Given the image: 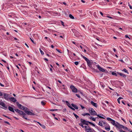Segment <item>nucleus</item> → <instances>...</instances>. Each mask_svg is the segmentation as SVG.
Instances as JSON below:
<instances>
[{
    "instance_id": "obj_1",
    "label": "nucleus",
    "mask_w": 132,
    "mask_h": 132,
    "mask_svg": "<svg viewBox=\"0 0 132 132\" xmlns=\"http://www.w3.org/2000/svg\"><path fill=\"white\" fill-rule=\"evenodd\" d=\"M111 121V123L113 125L115 126L116 127L119 129H120L121 128H123V125L120 124L118 122H116L115 120L113 119Z\"/></svg>"
},
{
    "instance_id": "obj_2",
    "label": "nucleus",
    "mask_w": 132,
    "mask_h": 132,
    "mask_svg": "<svg viewBox=\"0 0 132 132\" xmlns=\"http://www.w3.org/2000/svg\"><path fill=\"white\" fill-rule=\"evenodd\" d=\"M89 111L90 114L93 115H96L97 113L92 108H91L89 109Z\"/></svg>"
},
{
    "instance_id": "obj_3",
    "label": "nucleus",
    "mask_w": 132,
    "mask_h": 132,
    "mask_svg": "<svg viewBox=\"0 0 132 132\" xmlns=\"http://www.w3.org/2000/svg\"><path fill=\"white\" fill-rule=\"evenodd\" d=\"M70 87L71 89L72 92L76 93L77 92V89L73 85H71L70 86Z\"/></svg>"
},
{
    "instance_id": "obj_4",
    "label": "nucleus",
    "mask_w": 132,
    "mask_h": 132,
    "mask_svg": "<svg viewBox=\"0 0 132 132\" xmlns=\"http://www.w3.org/2000/svg\"><path fill=\"white\" fill-rule=\"evenodd\" d=\"M80 121L84 125H88L89 122H90L88 121H86L85 120L83 119H81L80 120Z\"/></svg>"
},
{
    "instance_id": "obj_5",
    "label": "nucleus",
    "mask_w": 132,
    "mask_h": 132,
    "mask_svg": "<svg viewBox=\"0 0 132 132\" xmlns=\"http://www.w3.org/2000/svg\"><path fill=\"white\" fill-rule=\"evenodd\" d=\"M14 110L16 112H18L19 113V114L22 115H24L25 114V113L23 112L22 111H20L17 109H14Z\"/></svg>"
},
{
    "instance_id": "obj_6",
    "label": "nucleus",
    "mask_w": 132,
    "mask_h": 132,
    "mask_svg": "<svg viewBox=\"0 0 132 132\" xmlns=\"http://www.w3.org/2000/svg\"><path fill=\"white\" fill-rule=\"evenodd\" d=\"M3 94L4 98L6 100H8L9 99V94L6 93H3Z\"/></svg>"
},
{
    "instance_id": "obj_7",
    "label": "nucleus",
    "mask_w": 132,
    "mask_h": 132,
    "mask_svg": "<svg viewBox=\"0 0 132 132\" xmlns=\"http://www.w3.org/2000/svg\"><path fill=\"white\" fill-rule=\"evenodd\" d=\"M0 105L3 107L5 109L7 108V106L5 105V104L2 101H0Z\"/></svg>"
},
{
    "instance_id": "obj_8",
    "label": "nucleus",
    "mask_w": 132,
    "mask_h": 132,
    "mask_svg": "<svg viewBox=\"0 0 132 132\" xmlns=\"http://www.w3.org/2000/svg\"><path fill=\"white\" fill-rule=\"evenodd\" d=\"M96 66L97 68L100 71L102 72H104L105 71V70L104 69L101 67L99 65H97Z\"/></svg>"
},
{
    "instance_id": "obj_9",
    "label": "nucleus",
    "mask_w": 132,
    "mask_h": 132,
    "mask_svg": "<svg viewBox=\"0 0 132 132\" xmlns=\"http://www.w3.org/2000/svg\"><path fill=\"white\" fill-rule=\"evenodd\" d=\"M25 113L28 115H31L33 116L35 115V114L29 111H25Z\"/></svg>"
},
{
    "instance_id": "obj_10",
    "label": "nucleus",
    "mask_w": 132,
    "mask_h": 132,
    "mask_svg": "<svg viewBox=\"0 0 132 132\" xmlns=\"http://www.w3.org/2000/svg\"><path fill=\"white\" fill-rule=\"evenodd\" d=\"M9 99L11 101L14 102H15L16 101V99L13 97H11Z\"/></svg>"
},
{
    "instance_id": "obj_11",
    "label": "nucleus",
    "mask_w": 132,
    "mask_h": 132,
    "mask_svg": "<svg viewBox=\"0 0 132 132\" xmlns=\"http://www.w3.org/2000/svg\"><path fill=\"white\" fill-rule=\"evenodd\" d=\"M17 105L19 108L20 109L22 110L23 109L24 106H22L21 104H19L18 103Z\"/></svg>"
},
{
    "instance_id": "obj_12",
    "label": "nucleus",
    "mask_w": 132,
    "mask_h": 132,
    "mask_svg": "<svg viewBox=\"0 0 132 132\" xmlns=\"http://www.w3.org/2000/svg\"><path fill=\"white\" fill-rule=\"evenodd\" d=\"M90 103L91 104L95 107H97V103H95L93 101H91Z\"/></svg>"
},
{
    "instance_id": "obj_13",
    "label": "nucleus",
    "mask_w": 132,
    "mask_h": 132,
    "mask_svg": "<svg viewBox=\"0 0 132 132\" xmlns=\"http://www.w3.org/2000/svg\"><path fill=\"white\" fill-rule=\"evenodd\" d=\"M117 73L118 75H119L120 76H122L123 77H126V75L123 73H119V72H117Z\"/></svg>"
},
{
    "instance_id": "obj_14",
    "label": "nucleus",
    "mask_w": 132,
    "mask_h": 132,
    "mask_svg": "<svg viewBox=\"0 0 132 132\" xmlns=\"http://www.w3.org/2000/svg\"><path fill=\"white\" fill-rule=\"evenodd\" d=\"M8 108L9 109L10 111L13 112V113L14 112V109L12 107L10 106H9V107Z\"/></svg>"
},
{
    "instance_id": "obj_15",
    "label": "nucleus",
    "mask_w": 132,
    "mask_h": 132,
    "mask_svg": "<svg viewBox=\"0 0 132 132\" xmlns=\"http://www.w3.org/2000/svg\"><path fill=\"white\" fill-rule=\"evenodd\" d=\"M72 106L74 107L76 109H78V108L77 106L76 105L73 104H71Z\"/></svg>"
},
{
    "instance_id": "obj_16",
    "label": "nucleus",
    "mask_w": 132,
    "mask_h": 132,
    "mask_svg": "<svg viewBox=\"0 0 132 132\" xmlns=\"http://www.w3.org/2000/svg\"><path fill=\"white\" fill-rule=\"evenodd\" d=\"M103 121H100L98 123L99 125L101 127H102L103 126Z\"/></svg>"
},
{
    "instance_id": "obj_17",
    "label": "nucleus",
    "mask_w": 132,
    "mask_h": 132,
    "mask_svg": "<svg viewBox=\"0 0 132 132\" xmlns=\"http://www.w3.org/2000/svg\"><path fill=\"white\" fill-rule=\"evenodd\" d=\"M108 127H105V129L107 131H109L110 130V126L109 125H108L107 126Z\"/></svg>"
},
{
    "instance_id": "obj_18",
    "label": "nucleus",
    "mask_w": 132,
    "mask_h": 132,
    "mask_svg": "<svg viewBox=\"0 0 132 132\" xmlns=\"http://www.w3.org/2000/svg\"><path fill=\"white\" fill-rule=\"evenodd\" d=\"M86 61L87 62L88 65L89 66H90L91 65V63L90 60H88Z\"/></svg>"
},
{
    "instance_id": "obj_19",
    "label": "nucleus",
    "mask_w": 132,
    "mask_h": 132,
    "mask_svg": "<svg viewBox=\"0 0 132 132\" xmlns=\"http://www.w3.org/2000/svg\"><path fill=\"white\" fill-rule=\"evenodd\" d=\"M94 131H95V130L92 129H91V128L89 129L87 131V132H93Z\"/></svg>"
},
{
    "instance_id": "obj_20",
    "label": "nucleus",
    "mask_w": 132,
    "mask_h": 132,
    "mask_svg": "<svg viewBox=\"0 0 132 132\" xmlns=\"http://www.w3.org/2000/svg\"><path fill=\"white\" fill-rule=\"evenodd\" d=\"M85 129V130L87 131L88 129H89L90 128L88 126H84V127Z\"/></svg>"
},
{
    "instance_id": "obj_21",
    "label": "nucleus",
    "mask_w": 132,
    "mask_h": 132,
    "mask_svg": "<svg viewBox=\"0 0 132 132\" xmlns=\"http://www.w3.org/2000/svg\"><path fill=\"white\" fill-rule=\"evenodd\" d=\"M81 57H82L86 61H87L88 60L87 58L83 56L82 54H81Z\"/></svg>"
},
{
    "instance_id": "obj_22",
    "label": "nucleus",
    "mask_w": 132,
    "mask_h": 132,
    "mask_svg": "<svg viewBox=\"0 0 132 132\" xmlns=\"http://www.w3.org/2000/svg\"><path fill=\"white\" fill-rule=\"evenodd\" d=\"M82 115L83 116H85L86 115H89L90 116V114L89 113H85L84 114H82Z\"/></svg>"
},
{
    "instance_id": "obj_23",
    "label": "nucleus",
    "mask_w": 132,
    "mask_h": 132,
    "mask_svg": "<svg viewBox=\"0 0 132 132\" xmlns=\"http://www.w3.org/2000/svg\"><path fill=\"white\" fill-rule=\"evenodd\" d=\"M83 123H82V122H81L79 123V125L81 126L82 128H84V126L83 125Z\"/></svg>"
},
{
    "instance_id": "obj_24",
    "label": "nucleus",
    "mask_w": 132,
    "mask_h": 132,
    "mask_svg": "<svg viewBox=\"0 0 132 132\" xmlns=\"http://www.w3.org/2000/svg\"><path fill=\"white\" fill-rule=\"evenodd\" d=\"M96 115L99 118H100V119H104V118L103 117H102L101 116H100L98 114H96Z\"/></svg>"
},
{
    "instance_id": "obj_25",
    "label": "nucleus",
    "mask_w": 132,
    "mask_h": 132,
    "mask_svg": "<svg viewBox=\"0 0 132 132\" xmlns=\"http://www.w3.org/2000/svg\"><path fill=\"white\" fill-rule=\"evenodd\" d=\"M69 17H70V18L71 19H74V17L71 14H70L69 15Z\"/></svg>"
},
{
    "instance_id": "obj_26",
    "label": "nucleus",
    "mask_w": 132,
    "mask_h": 132,
    "mask_svg": "<svg viewBox=\"0 0 132 132\" xmlns=\"http://www.w3.org/2000/svg\"><path fill=\"white\" fill-rule=\"evenodd\" d=\"M90 119H91L93 121H95L96 120V119H95V118H94L93 117H90Z\"/></svg>"
},
{
    "instance_id": "obj_27",
    "label": "nucleus",
    "mask_w": 132,
    "mask_h": 132,
    "mask_svg": "<svg viewBox=\"0 0 132 132\" xmlns=\"http://www.w3.org/2000/svg\"><path fill=\"white\" fill-rule=\"evenodd\" d=\"M122 71H124L126 73H127L128 74V71L125 69H124L123 70H122Z\"/></svg>"
},
{
    "instance_id": "obj_28",
    "label": "nucleus",
    "mask_w": 132,
    "mask_h": 132,
    "mask_svg": "<svg viewBox=\"0 0 132 132\" xmlns=\"http://www.w3.org/2000/svg\"><path fill=\"white\" fill-rule=\"evenodd\" d=\"M41 104L43 105H44L45 104V102L44 101H42L41 102Z\"/></svg>"
},
{
    "instance_id": "obj_29",
    "label": "nucleus",
    "mask_w": 132,
    "mask_h": 132,
    "mask_svg": "<svg viewBox=\"0 0 132 132\" xmlns=\"http://www.w3.org/2000/svg\"><path fill=\"white\" fill-rule=\"evenodd\" d=\"M107 120L109 121H112V119H111V118H109V117H108L107 118Z\"/></svg>"
},
{
    "instance_id": "obj_30",
    "label": "nucleus",
    "mask_w": 132,
    "mask_h": 132,
    "mask_svg": "<svg viewBox=\"0 0 132 132\" xmlns=\"http://www.w3.org/2000/svg\"><path fill=\"white\" fill-rule=\"evenodd\" d=\"M39 50L41 53L42 55H43L44 54V52L41 50L40 48H39Z\"/></svg>"
},
{
    "instance_id": "obj_31",
    "label": "nucleus",
    "mask_w": 132,
    "mask_h": 132,
    "mask_svg": "<svg viewBox=\"0 0 132 132\" xmlns=\"http://www.w3.org/2000/svg\"><path fill=\"white\" fill-rule=\"evenodd\" d=\"M73 114L76 119H77L79 117L76 114H75L74 113H73Z\"/></svg>"
},
{
    "instance_id": "obj_32",
    "label": "nucleus",
    "mask_w": 132,
    "mask_h": 132,
    "mask_svg": "<svg viewBox=\"0 0 132 132\" xmlns=\"http://www.w3.org/2000/svg\"><path fill=\"white\" fill-rule=\"evenodd\" d=\"M112 74L113 75H114L115 76H117V75L116 73L114 72H112Z\"/></svg>"
},
{
    "instance_id": "obj_33",
    "label": "nucleus",
    "mask_w": 132,
    "mask_h": 132,
    "mask_svg": "<svg viewBox=\"0 0 132 132\" xmlns=\"http://www.w3.org/2000/svg\"><path fill=\"white\" fill-rule=\"evenodd\" d=\"M89 123L92 126H93L94 127L95 126V125L94 124V123L91 122H89Z\"/></svg>"
},
{
    "instance_id": "obj_34",
    "label": "nucleus",
    "mask_w": 132,
    "mask_h": 132,
    "mask_svg": "<svg viewBox=\"0 0 132 132\" xmlns=\"http://www.w3.org/2000/svg\"><path fill=\"white\" fill-rule=\"evenodd\" d=\"M28 109V108H27V107H24V109H23V110H24V112H25V111H27V110Z\"/></svg>"
},
{
    "instance_id": "obj_35",
    "label": "nucleus",
    "mask_w": 132,
    "mask_h": 132,
    "mask_svg": "<svg viewBox=\"0 0 132 132\" xmlns=\"http://www.w3.org/2000/svg\"><path fill=\"white\" fill-rule=\"evenodd\" d=\"M80 26H81V27L82 28V27H83L85 29L86 28L85 27V26L84 25H82V24Z\"/></svg>"
},
{
    "instance_id": "obj_36",
    "label": "nucleus",
    "mask_w": 132,
    "mask_h": 132,
    "mask_svg": "<svg viewBox=\"0 0 132 132\" xmlns=\"http://www.w3.org/2000/svg\"><path fill=\"white\" fill-rule=\"evenodd\" d=\"M123 126V128H122L124 129H128L126 127H125L124 126Z\"/></svg>"
},
{
    "instance_id": "obj_37",
    "label": "nucleus",
    "mask_w": 132,
    "mask_h": 132,
    "mask_svg": "<svg viewBox=\"0 0 132 132\" xmlns=\"http://www.w3.org/2000/svg\"><path fill=\"white\" fill-rule=\"evenodd\" d=\"M74 63L75 65H78L79 64V62L78 61H76L74 62Z\"/></svg>"
},
{
    "instance_id": "obj_38",
    "label": "nucleus",
    "mask_w": 132,
    "mask_h": 132,
    "mask_svg": "<svg viewBox=\"0 0 132 132\" xmlns=\"http://www.w3.org/2000/svg\"><path fill=\"white\" fill-rule=\"evenodd\" d=\"M67 105L70 108L71 106L70 104L69 103L67 104Z\"/></svg>"
},
{
    "instance_id": "obj_39",
    "label": "nucleus",
    "mask_w": 132,
    "mask_h": 132,
    "mask_svg": "<svg viewBox=\"0 0 132 132\" xmlns=\"http://www.w3.org/2000/svg\"><path fill=\"white\" fill-rule=\"evenodd\" d=\"M42 126V127L43 128L45 129V126L44 125H40Z\"/></svg>"
},
{
    "instance_id": "obj_40",
    "label": "nucleus",
    "mask_w": 132,
    "mask_h": 132,
    "mask_svg": "<svg viewBox=\"0 0 132 132\" xmlns=\"http://www.w3.org/2000/svg\"><path fill=\"white\" fill-rule=\"evenodd\" d=\"M103 123L104 125L105 126H106L107 125V124L106 123L104 122H103Z\"/></svg>"
},
{
    "instance_id": "obj_41",
    "label": "nucleus",
    "mask_w": 132,
    "mask_h": 132,
    "mask_svg": "<svg viewBox=\"0 0 132 132\" xmlns=\"http://www.w3.org/2000/svg\"><path fill=\"white\" fill-rule=\"evenodd\" d=\"M3 93H2L0 91V96H2L3 95Z\"/></svg>"
},
{
    "instance_id": "obj_42",
    "label": "nucleus",
    "mask_w": 132,
    "mask_h": 132,
    "mask_svg": "<svg viewBox=\"0 0 132 132\" xmlns=\"http://www.w3.org/2000/svg\"><path fill=\"white\" fill-rule=\"evenodd\" d=\"M56 50L59 53H61V52L60 51V50L57 49H56Z\"/></svg>"
},
{
    "instance_id": "obj_43",
    "label": "nucleus",
    "mask_w": 132,
    "mask_h": 132,
    "mask_svg": "<svg viewBox=\"0 0 132 132\" xmlns=\"http://www.w3.org/2000/svg\"><path fill=\"white\" fill-rule=\"evenodd\" d=\"M4 122L6 123H7V124H8V125H10V123H9V122H8V121H4Z\"/></svg>"
},
{
    "instance_id": "obj_44",
    "label": "nucleus",
    "mask_w": 132,
    "mask_h": 132,
    "mask_svg": "<svg viewBox=\"0 0 132 132\" xmlns=\"http://www.w3.org/2000/svg\"><path fill=\"white\" fill-rule=\"evenodd\" d=\"M35 121V122H36L37 123H38L40 126L42 124H40V123L39 122H38L37 121Z\"/></svg>"
},
{
    "instance_id": "obj_45",
    "label": "nucleus",
    "mask_w": 132,
    "mask_h": 132,
    "mask_svg": "<svg viewBox=\"0 0 132 132\" xmlns=\"http://www.w3.org/2000/svg\"><path fill=\"white\" fill-rule=\"evenodd\" d=\"M76 96H77L78 98H80V96L78 94H76Z\"/></svg>"
},
{
    "instance_id": "obj_46",
    "label": "nucleus",
    "mask_w": 132,
    "mask_h": 132,
    "mask_svg": "<svg viewBox=\"0 0 132 132\" xmlns=\"http://www.w3.org/2000/svg\"><path fill=\"white\" fill-rule=\"evenodd\" d=\"M125 37L126 38H128L130 39V38L127 35H125Z\"/></svg>"
},
{
    "instance_id": "obj_47",
    "label": "nucleus",
    "mask_w": 132,
    "mask_h": 132,
    "mask_svg": "<svg viewBox=\"0 0 132 132\" xmlns=\"http://www.w3.org/2000/svg\"><path fill=\"white\" fill-rule=\"evenodd\" d=\"M23 117L26 120L27 119V118L25 117V116L24 115H23Z\"/></svg>"
},
{
    "instance_id": "obj_48",
    "label": "nucleus",
    "mask_w": 132,
    "mask_h": 132,
    "mask_svg": "<svg viewBox=\"0 0 132 132\" xmlns=\"http://www.w3.org/2000/svg\"><path fill=\"white\" fill-rule=\"evenodd\" d=\"M70 108V109H72V110H73V111H74L75 110V109H74V108H72V106H71Z\"/></svg>"
},
{
    "instance_id": "obj_49",
    "label": "nucleus",
    "mask_w": 132,
    "mask_h": 132,
    "mask_svg": "<svg viewBox=\"0 0 132 132\" xmlns=\"http://www.w3.org/2000/svg\"><path fill=\"white\" fill-rule=\"evenodd\" d=\"M61 24H62V25L63 26H64V23L63 22L61 21Z\"/></svg>"
},
{
    "instance_id": "obj_50",
    "label": "nucleus",
    "mask_w": 132,
    "mask_h": 132,
    "mask_svg": "<svg viewBox=\"0 0 132 132\" xmlns=\"http://www.w3.org/2000/svg\"><path fill=\"white\" fill-rule=\"evenodd\" d=\"M100 13L101 14V15L102 16H103V13H102V12H101V11H100Z\"/></svg>"
},
{
    "instance_id": "obj_51",
    "label": "nucleus",
    "mask_w": 132,
    "mask_h": 132,
    "mask_svg": "<svg viewBox=\"0 0 132 132\" xmlns=\"http://www.w3.org/2000/svg\"><path fill=\"white\" fill-rule=\"evenodd\" d=\"M0 85L2 87H4V85L2 84H1V83H0Z\"/></svg>"
},
{
    "instance_id": "obj_52",
    "label": "nucleus",
    "mask_w": 132,
    "mask_h": 132,
    "mask_svg": "<svg viewBox=\"0 0 132 132\" xmlns=\"http://www.w3.org/2000/svg\"><path fill=\"white\" fill-rule=\"evenodd\" d=\"M30 39L31 40V41L33 43H34V41L30 37Z\"/></svg>"
},
{
    "instance_id": "obj_53",
    "label": "nucleus",
    "mask_w": 132,
    "mask_h": 132,
    "mask_svg": "<svg viewBox=\"0 0 132 132\" xmlns=\"http://www.w3.org/2000/svg\"><path fill=\"white\" fill-rule=\"evenodd\" d=\"M118 111L120 112L121 114H122V112L121 110H118Z\"/></svg>"
},
{
    "instance_id": "obj_54",
    "label": "nucleus",
    "mask_w": 132,
    "mask_h": 132,
    "mask_svg": "<svg viewBox=\"0 0 132 132\" xmlns=\"http://www.w3.org/2000/svg\"><path fill=\"white\" fill-rule=\"evenodd\" d=\"M123 98L121 97H119L118 99L119 100H120V99H122Z\"/></svg>"
},
{
    "instance_id": "obj_55",
    "label": "nucleus",
    "mask_w": 132,
    "mask_h": 132,
    "mask_svg": "<svg viewBox=\"0 0 132 132\" xmlns=\"http://www.w3.org/2000/svg\"><path fill=\"white\" fill-rule=\"evenodd\" d=\"M55 110H57V109H52L50 110L51 111H53Z\"/></svg>"
},
{
    "instance_id": "obj_56",
    "label": "nucleus",
    "mask_w": 132,
    "mask_h": 132,
    "mask_svg": "<svg viewBox=\"0 0 132 132\" xmlns=\"http://www.w3.org/2000/svg\"><path fill=\"white\" fill-rule=\"evenodd\" d=\"M119 61L121 62H124L122 60H121V59H120V60H119Z\"/></svg>"
},
{
    "instance_id": "obj_57",
    "label": "nucleus",
    "mask_w": 132,
    "mask_h": 132,
    "mask_svg": "<svg viewBox=\"0 0 132 132\" xmlns=\"http://www.w3.org/2000/svg\"><path fill=\"white\" fill-rule=\"evenodd\" d=\"M120 132H126L125 131H123L122 130H120Z\"/></svg>"
},
{
    "instance_id": "obj_58",
    "label": "nucleus",
    "mask_w": 132,
    "mask_h": 132,
    "mask_svg": "<svg viewBox=\"0 0 132 132\" xmlns=\"http://www.w3.org/2000/svg\"><path fill=\"white\" fill-rule=\"evenodd\" d=\"M81 2L83 3H85V1H84L83 0H81Z\"/></svg>"
},
{
    "instance_id": "obj_59",
    "label": "nucleus",
    "mask_w": 132,
    "mask_h": 132,
    "mask_svg": "<svg viewBox=\"0 0 132 132\" xmlns=\"http://www.w3.org/2000/svg\"><path fill=\"white\" fill-rule=\"evenodd\" d=\"M80 106H81V108L82 109H84V106H82V105H80Z\"/></svg>"
},
{
    "instance_id": "obj_60",
    "label": "nucleus",
    "mask_w": 132,
    "mask_h": 132,
    "mask_svg": "<svg viewBox=\"0 0 132 132\" xmlns=\"http://www.w3.org/2000/svg\"><path fill=\"white\" fill-rule=\"evenodd\" d=\"M25 45L27 46V47H28V48L29 47V46H28V45H27V44L25 43Z\"/></svg>"
},
{
    "instance_id": "obj_61",
    "label": "nucleus",
    "mask_w": 132,
    "mask_h": 132,
    "mask_svg": "<svg viewBox=\"0 0 132 132\" xmlns=\"http://www.w3.org/2000/svg\"><path fill=\"white\" fill-rule=\"evenodd\" d=\"M106 17H108V18H111V19H112V17H110V16H106Z\"/></svg>"
},
{
    "instance_id": "obj_62",
    "label": "nucleus",
    "mask_w": 132,
    "mask_h": 132,
    "mask_svg": "<svg viewBox=\"0 0 132 132\" xmlns=\"http://www.w3.org/2000/svg\"><path fill=\"white\" fill-rule=\"evenodd\" d=\"M16 67L18 69H19L20 68H19V67L17 65H16Z\"/></svg>"
},
{
    "instance_id": "obj_63",
    "label": "nucleus",
    "mask_w": 132,
    "mask_h": 132,
    "mask_svg": "<svg viewBox=\"0 0 132 132\" xmlns=\"http://www.w3.org/2000/svg\"><path fill=\"white\" fill-rule=\"evenodd\" d=\"M44 60H46V61H48V59H46V58H45L44 59Z\"/></svg>"
},
{
    "instance_id": "obj_64",
    "label": "nucleus",
    "mask_w": 132,
    "mask_h": 132,
    "mask_svg": "<svg viewBox=\"0 0 132 132\" xmlns=\"http://www.w3.org/2000/svg\"><path fill=\"white\" fill-rule=\"evenodd\" d=\"M63 121H66V120L65 119H64V118L63 119Z\"/></svg>"
}]
</instances>
